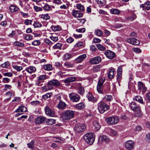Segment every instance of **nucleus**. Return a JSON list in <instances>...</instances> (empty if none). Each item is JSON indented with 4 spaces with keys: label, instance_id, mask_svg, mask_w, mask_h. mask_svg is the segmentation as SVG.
Returning <instances> with one entry per match:
<instances>
[{
    "label": "nucleus",
    "instance_id": "52",
    "mask_svg": "<svg viewBox=\"0 0 150 150\" xmlns=\"http://www.w3.org/2000/svg\"><path fill=\"white\" fill-rule=\"evenodd\" d=\"M33 26L35 28H40L42 26V25L38 21H35L33 24Z\"/></svg>",
    "mask_w": 150,
    "mask_h": 150
},
{
    "label": "nucleus",
    "instance_id": "56",
    "mask_svg": "<svg viewBox=\"0 0 150 150\" xmlns=\"http://www.w3.org/2000/svg\"><path fill=\"white\" fill-rule=\"evenodd\" d=\"M84 88L82 86L80 87L79 88L78 93L80 95H82L84 94Z\"/></svg>",
    "mask_w": 150,
    "mask_h": 150
},
{
    "label": "nucleus",
    "instance_id": "15",
    "mask_svg": "<svg viewBox=\"0 0 150 150\" xmlns=\"http://www.w3.org/2000/svg\"><path fill=\"white\" fill-rule=\"evenodd\" d=\"M104 54L107 58L110 59H113L115 56V53L110 50L106 51Z\"/></svg>",
    "mask_w": 150,
    "mask_h": 150
},
{
    "label": "nucleus",
    "instance_id": "1",
    "mask_svg": "<svg viewBox=\"0 0 150 150\" xmlns=\"http://www.w3.org/2000/svg\"><path fill=\"white\" fill-rule=\"evenodd\" d=\"M84 139L87 144L91 145L95 141V135L93 132H88L84 136Z\"/></svg>",
    "mask_w": 150,
    "mask_h": 150
},
{
    "label": "nucleus",
    "instance_id": "16",
    "mask_svg": "<svg viewBox=\"0 0 150 150\" xmlns=\"http://www.w3.org/2000/svg\"><path fill=\"white\" fill-rule=\"evenodd\" d=\"M86 96L89 101L93 103L96 102L98 100V98L94 97L92 94L90 92L87 94Z\"/></svg>",
    "mask_w": 150,
    "mask_h": 150
},
{
    "label": "nucleus",
    "instance_id": "64",
    "mask_svg": "<svg viewBox=\"0 0 150 150\" xmlns=\"http://www.w3.org/2000/svg\"><path fill=\"white\" fill-rule=\"evenodd\" d=\"M74 41V39L71 37H69V38H67L66 40V41L67 42L69 43H71Z\"/></svg>",
    "mask_w": 150,
    "mask_h": 150
},
{
    "label": "nucleus",
    "instance_id": "28",
    "mask_svg": "<svg viewBox=\"0 0 150 150\" xmlns=\"http://www.w3.org/2000/svg\"><path fill=\"white\" fill-rule=\"evenodd\" d=\"M9 10L11 13H14L18 11L19 10V8L15 5L11 4L9 7Z\"/></svg>",
    "mask_w": 150,
    "mask_h": 150
},
{
    "label": "nucleus",
    "instance_id": "36",
    "mask_svg": "<svg viewBox=\"0 0 150 150\" xmlns=\"http://www.w3.org/2000/svg\"><path fill=\"white\" fill-rule=\"evenodd\" d=\"M43 68L45 70L47 71H50L52 69V66L49 64L44 65Z\"/></svg>",
    "mask_w": 150,
    "mask_h": 150
},
{
    "label": "nucleus",
    "instance_id": "37",
    "mask_svg": "<svg viewBox=\"0 0 150 150\" xmlns=\"http://www.w3.org/2000/svg\"><path fill=\"white\" fill-rule=\"evenodd\" d=\"M72 57V54L69 53L65 54L63 56L64 59L65 60H67L71 58Z\"/></svg>",
    "mask_w": 150,
    "mask_h": 150
},
{
    "label": "nucleus",
    "instance_id": "22",
    "mask_svg": "<svg viewBox=\"0 0 150 150\" xmlns=\"http://www.w3.org/2000/svg\"><path fill=\"white\" fill-rule=\"evenodd\" d=\"M86 57V55L84 54L81 55L76 58L75 60L76 63H81L84 59Z\"/></svg>",
    "mask_w": 150,
    "mask_h": 150
},
{
    "label": "nucleus",
    "instance_id": "49",
    "mask_svg": "<svg viewBox=\"0 0 150 150\" xmlns=\"http://www.w3.org/2000/svg\"><path fill=\"white\" fill-rule=\"evenodd\" d=\"M62 47V44L60 43H58L56 44H55L53 47V48L54 49H61Z\"/></svg>",
    "mask_w": 150,
    "mask_h": 150
},
{
    "label": "nucleus",
    "instance_id": "62",
    "mask_svg": "<svg viewBox=\"0 0 150 150\" xmlns=\"http://www.w3.org/2000/svg\"><path fill=\"white\" fill-rule=\"evenodd\" d=\"M40 102L38 100H35L32 101L31 102V104L32 105L34 106L40 103Z\"/></svg>",
    "mask_w": 150,
    "mask_h": 150
},
{
    "label": "nucleus",
    "instance_id": "48",
    "mask_svg": "<svg viewBox=\"0 0 150 150\" xmlns=\"http://www.w3.org/2000/svg\"><path fill=\"white\" fill-rule=\"evenodd\" d=\"M137 16L135 14H133L130 15V16L127 18L128 20L132 21L134 19L136 18Z\"/></svg>",
    "mask_w": 150,
    "mask_h": 150
},
{
    "label": "nucleus",
    "instance_id": "57",
    "mask_svg": "<svg viewBox=\"0 0 150 150\" xmlns=\"http://www.w3.org/2000/svg\"><path fill=\"white\" fill-rule=\"evenodd\" d=\"M64 66L67 68H69L70 67H73V65L71 64L70 63L65 62L64 64Z\"/></svg>",
    "mask_w": 150,
    "mask_h": 150
},
{
    "label": "nucleus",
    "instance_id": "60",
    "mask_svg": "<svg viewBox=\"0 0 150 150\" xmlns=\"http://www.w3.org/2000/svg\"><path fill=\"white\" fill-rule=\"evenodd\" d=\"M40 43L41 42L40 40H35L32 42V45L34 46H37L40 45Z\"/></svg>",
    "mask_w": 150,
    "mask_h": 150
},
{
    "label": "nucleus",
    "instance_id": "32",
    "mask_svg": "<svg viewBox=\"0 0 150 150\" xmlns=\"http://www.w3.org/2000/svg\"><path fill=\"white\" fill-rule=\"evenodd\" d=\"M85 106L83 102H81L74 106V107L76 109L80 110L83 108Z\"/></svg>",
    "mask_w": 150,
    "mask_h": 150
},
{
    "label": "nucleus",
    "instance_id": "11",
    "mask_svg": "<svg viewBox=\"0 0 150 150\" xmlns=\"http://www.w3.org/2000/svg\"><path fill=\"white\" fill-rule=\"evenodd\" d=\"M134 142L132 140H129L127 141L125 144V147L128 150L132 149L134 147Z\"/></svg>",
    "mask_w": 150,
    "mask_h": 150
},
{
    "label": "nucleus",
    "instance_id": "50",
    "mask_svg": "<svg viewBox=\"0 0 150 150\" xmlns=\"http://www.w3.org/2000/svg\"><path fill=\"white\" fill-rule=\"evenodd\" d=\"M33 8L35 11L36 12L41 11L43 10V9L42 8V7L41 8L40 7H39L36 6H34Z\"/></svg>",
    "mask_w": 150,
    "mask_h": 150
},
{
    "label": "nucleus",
    "instance_id": "27",
    "mask_svg": "<svg viewBox=\"0 0 150 150\" xmlns=\"http://www.w3.org/2000/svg\"><path fill=\"white\" fill-rule=\"evenodd\" d=\"M25 70L29 73L31 74L35 72L36 71V69L34 67L29 66L25 69Z\"/></svg>",
    "mask_w": 150,
    "mask_h": 150
},
{
    "label": "nucleus",
    "instance_id": "43",
    "mask_svg": "<svg viewBox=\"0 0 150 150\" xmlns=\"http://www.w3.org/2000/svg\"><path fill=\"white\" fill-rule=\"evenodd\" d=\"M93 126L94 128L97 130H98L100 128V126L99 125L98 123L96 121H94L93 123Z\"/></svg>",
    "mask_w": 150,
    "mask_h": 150
},
{
    "label": "nucleus",
    "instance_id": "38",
    "mask_svg": "<svg viewBox=\"0 0 150 150\" xmlns=\"http://www.w3.org/2000/svg\"><path fill=\"white\" fill-rule=\"evenodd\" d=\"M103 33L102 31L100 30L96 29L95 30L94 34L98 36H101Z\"/></svg>",
    "mask_w": 150,
    "mask_h": 150
},
{
    "label": "nucleus",
    "instance_id": "19",
    "mask_svg": "<svg viewBox=\"0 0 150 150\" xmlns=\"http://www.w3.org/2000/svg\"><path fill=\"white\" fill-rule=\"evenodd\" d=\"M131 108L134 111L139 110L140 108V107L135 102H132L130 105Z\"/></svg>",
    "mask_w": 150,
    "mask_h": 150
},
{
    "label": "nucleus",
    "instance_id": "10",
    "mask_svg": "<svg viewBox=\"0 0 150 150\" xmlns=\"http://www.w3.org/2000/svg\"><path fill=\"white\" fill-rule=\"evenodd\" d=\"M110 138L105 135H101L99 137L98 139V142L100 144L103 142L108 143L110 141Z\"/></svg>",
    "mask_w": 150,
    "mask_h": 150
},
{
    "label": "nucleus",
    "instance_id": "8",
    "mask_svg": "<svg viewBox=\"0 0 150 150\" xmlns=\"http://www.w3.org/2000/svg\"><path fill=\"white\" fill-rule=\"evenodd\" d=\"M60 85V82L56 79L51 80L48 82L47 83L48 87L50 89L53 88V86H57Z\"/></svg>",
    "mask_w": 150,
    "mask_h": 150
},
{
    "label": "nucleus",
    "instance_id": "45",
    "mask_svg": "<svg viewBox=\"0 0 150 150\" xmlns=\"http://www.w3.org/2000/svg\"><path fill=\"white\" fill-rule=\"evenodd\" d=\"M116 40L117 41V47L118 48H120L121 47V45L119 43V42H121L122 40V38H121L120 37H117L116 38Z\"/></svg>",
    "mask_w": 150,
    "mask_h": 150
},
{
    "label": "nucleus",
    "instance_id": "12",
    "mask_svg": "<svg viewBox=\"0 0 150 150\" xmlns=\"http://www.w3.org/2000/svg\"><path fill=\"white\" fill-rule=\"evenodd\" d=\"M127 41L128 43L134 45H138L140 43L139 41L135 38H127Z\"/></svg>",
    "mask_w": 150,
    "mask_h": 150
},
{
    "label": "nucleus",
    "instance_id": "31",
    "mask_svg": "<svg viewBox=\"0 0 150 150\" xmlns=\"http://www.w3.org/2000/svg\"><path fill=\"white\" fill-rule=\"evenodd\" d=\"M51 28L54 31H59L62 29L61 27L59 25H52L51 26Z\"/></svg>",
    "mask_w": 150,
    "mask_h": 150
},
{
    "label": "nucleus",
    "instance_id": "20",
    "mask_svg": "<svg viewBox=\"0 0 150 150\" xmlns=\"http://www.w3.org/2000/svg\"><path fill=\"white\" fill-rule=\"evenodd\" d=\"M140 8H142L143 10H150V1H147L144 4L140 5Z\"/></svg>",
    "mask_w": 150,
    "mask_h": 150
},
{
    "label": "nucleus",
    "instance_id": "53",
    "mask_svg": "<svg viewBox=\"0 0 150 150\" xmlns=\"http://www.w3.org/2000/svg\"><path fill=\"white\" fill-rule=\"evenodd\" d=\"M35 142V140H33L27 144L28 147L30 149H33L34 148V144Z\"/></svg>",
    "mask_w": 150,
    "mask_h": 150
},
{
    "label": "nucleus",
    "instance_id": "4",
    "mask_svg": "<svg viewBox=\"0 0 150 150\" xmlns=\"http://www.w3.org/2000/svg\"><path fill=\"white\" fill-rule=\"evenodd\" d=\"M109 106L103 102H100L98 104V109L100 112L103 113L106 110L109 108Z\"/></svg>",
    "mask_w": 150,
    "mask_h": 150
},
{
    "label": "nucleus",
    "instance_id": "42",
    "mask_svg": "<svg viewBox=\"0 0 150 150\" xmlns=\"http://www.w3.org/2000/svg\"><path fill=\"white\" fill-rule=\"evenodd\" d=\"M52 95V93H47L46 94H45L42 96V99L45 100L47 99L48 98H50L51 96Z\"/></svg>",
    "mask_w": 150,
    "mask_h": 150
},
{
    "label": "nucleus",
    "instance_id": "59",
    "mask_svg": "<svg viewBox=\"0 0 150 150\" xmlns=\"http://www.w3.org/2000/svg\"><path fill=\"white\" fill-rule=\"evenodd\" d=\"M2 74L4 76L8 77H12L13 75V74L12 73L10 72L2 73Z\"/></svg>",
    "mask_w": 150,
    "mask_h": 150
},
{
    "label": "nucleus",
    "instance_id": "55",
    "mask_svg": "<svg viewBox=\"0 0 150 150\" xmlns=\"http://www.w3.org/2000/svg\"><path fill=\"white\" fill-rule=\"evenodd\" d=\"M97 47L99 50L103 51L106 49L105 47L100 44H98L96 45Z\"/></svg>",
    "mask_w": 150,
    "mask_h": 150
},
{
    "label": "nucleus",
    "instance_id": "6",
    "mask_svg": "<svg viewBox=\"0 0 150 150\" xmlns=\"http://www.w3.org/2000/svg\"><path fill=\"white\" fill-rule=\"evenodd\" d=\"M105 79L101 78L98 80L97 87V90L98 93L102 94L103 93V84L105 81Z\"/></svg>",
    "mask_w": 150,
    "mask_h": 150
},
{
    "label": "nucleus",
    "instance_id": "63",
    "mask_svg": "<svg viewBox=\"0 0 150 150\" xmlns=\"http://www.w3.org/2000/svg\"><path fill=\"white\" fill-rule=\"evenodd\" d=\"M145 139L146 141L150 142V132L148 133L146 135Z\"/></svg>",
    "mask_w": 150,
    "mask_h": 150
},
{
    "label": "nucleus",
    "instance_id": "23",
    "mask_svg": "<svg viewBox=\"0 0 150 150\" xmlns=\"http://www.w3.org/2000/svg\"><path fill=\"white\" fill-rule=\"evenodd\" d=\"M42 9L47 11H52L51 6H50L47 3L44 4L43 6L41 5Z\"/></svg>",
    "mask_w": 150,
    "mask_h": 150
},
{
    "label": "nucleus",
    "instance_id": "35",
    "mask_svg": "<svg viewBox=\"0 0 150 150\" xmlns=\"http://www.w3.org/2000/svg\"><path fill=\"white\" fill-rule=\"evenodd\" d=\"M101 68V66L100 65H97L94 66L92 70L95 72L99 71H100Z\"/></svg>",
    "mask_w": 150,
    "mask_h": 150
},
{
    "label": "nucleus",
    "instance_id": "3",
    "mask_svg": "<svg viewBox=\"0 0 150 150\" xmlns=\"http://www.w3.org/2000/svg\"><path fill=\"white\" fill-rule=\"evenodd\" d=\"M74 112L73 110H68L64 112L63 117L64 119L69 120L73 117L74 115Z\"/></svg>",
    "mask_w": 150,
    "mask_h": 150
},
{
    "label": "nucleus",
    "instance_id": "61",
    "mask_svg": "<svg viewBox=\"0 0 150 150\" xmlns=\"http://www.w3.org/2000/svg\"><path fill=\"white\" fill-rule=\"evenodd\" d=\"M32 22V21L31 20L26 19L25 20L24 24L26 25H31Z\"/></svg>",
    "mask_w": 150,
    "mask_h": 150
},
{
    "label": "nucleus",
    "instance_id": "54",
    "mask_svg": "<svg viewBox=\"0 0 150 150\" xmlns=\"http://www.w3.org/2000/svg\"><path fill=\"white\" fill-rule=\"evenodd\" d=\"M14 45L19 47H21L24 46V44L19 41H16L14 43Z\"/></svg>",
    "mask_w": 150,
    "mask_h": 150
},
{
    "label": "nucleus",
    "instance_id": "2",
    "mask_svg": "<svg viewBox=\"0 0 150 150\" xmlns=\"http://www.w3.org/2000/svg\"><path fill=\"white\" fill-rule=\"evenodd\" d=\"M120 120V118L117 116H112L107 117L105 119V121L109 125L116 124Z\"/></svg>",
    "mask_w": 150,
    "mask_h": 150
},
{
    "label": "nucleus",
    "instance_id": "30",
    "mask_svg": "<svg viewBox=\"0 0 150 150\" xmlns=\"http://www.w3.org/2000/svg\"><path fill=\"white\" fill-rule=\"evenodd\" d=\"M133 99L134 100H135L136 101L142 104H144V102L142 98L140 96H135Z\"/></svg>",
    "mask_w": 150,
    "mask_h": 150
},
{
    "label": "nucleus",
    "instance_id": "25",
    "mask_svg": "<svg viewBox=\"0 0 150 150\" xmlns=\"http://www.w3.org/2000/svg\"><path fill=\"white\" fill-rule=\"evenodd\" d=\"M77 78L75 76L69 77L67 78L64 80V82L65 83H71L75 81Z\"/></svg>",
    "mask_w": 150,
    "mask_h": 150
},
{
    "label": "nucleus",
    "instance_id": "47",
    "mask_svg": "<svg viewBox=\"0 0 150 150\" xmlns=\"http://www.w3.org/2000/svg\"><path fill=\"white\" fill-rule=\"evenodd\" d=\"M98 4L100 6H103L106 3L105 0H96Z\"/></svg>",
    "mask_w": 150,
    "mask_h": 150
},
{
    "label": "nucleus",
    "instance_id": "13",
    "mask_svg": "<svg viewBox=\"0 0 150 150\" xmlns=\"http://www.w3.org/2000/svg\"><path fill=\"white\" fill-rule=\"evenodd\" d=\"M138 89L139 91H142V93L144 94L145 93L146 88L142 82L141 81H139L138 82Z\"/></svg>",
    "mask_w": 150,
    "mask_h": 150
},
{
    "label": "nucleus",
    "instance_id": "9",
    "mask_svg": "<svg viewBox=\"0 0 150 150\" xmlns=\"http://www.w3.org/2000/svg\"><path fill=\"white\" fill-rule=\"evenodd\" d=\"M46 118L42 116L38 117L35 120V123L37 124L44 123L45 122Z\"/></svg>",
    "mask_w": 150,
    "mask_h": 150
},
{
    "label": "nucleus",
    "instance_id": "44",
    "mask_svg": "<svg viewBox=\"0 0 150 150\" xmlns=\"http://www.w3.org/2000/svg\"><path fill=\"white\" fill-rule=\"evenodd\" d=\"M10 66V64L8 62H6L1 64L0 67L2 68H6Z\"/></svg>",
    "mask_w": 150,
    "mask_h": 150
},
{
    "label": "nucleus",
    "instance_id": "29",
    "mask_svg": "<svg viewBox=\"0 0 150 150\" xmlns=\"http://www.w3.org/2000/svg\"><path fill=\"white\" fill-rule=\"evenodd\" d=\"M27 109L26 108L23 106H20L15 111V112H25Z\"/></svg>",
    "mask_w": 150,
    "mask_h": 150
},
{
    "label": "nucleus",
    "instance_id": "21",
    "mask_svg": "<svg viewBox=\"0 0 150 150\" xmlns=\"http://www.w3.org/2000/svg\"><path fill=\"white\" fill-rule=\"evenodd\" d=\"M86 127L83 124L80 126L76 125L75 126L74 129L76 131H82L85 130Z\"/></svg>",
    "mask_w": 150,
    "mask_h": 150
},
{
    "label": "nucleus",
    "instance_id": "14",
    "mask_svg": "<svg viewBox=\"0 0 150 150\" xmlns=\"http://www.w3.org/2000/svg\"><path fill=\"white\" fill-rule=\"evenodd\" d=\"M82 11H80L74 10L72 12L73 16L75 18H81L82 17L83 13Z\"/></svg>",
    "mask_w": 150,
    "mask_h": 150
},
{
    "label": "nucleus",
    "instance_id": "41",
    "mask_svg": "<svg viewBox=\"0 0 150 150\" xmlns=\"http://www.w3.org/2000/svg\"><path fill=\"white\" fill-rule=\"evenodd\" d=\"M76 8L81 11H85V8L84 6L81 4H77L76 5Z\"/></svg>",
    "mask_w": 150,
    "mask_h": 150
},
{
    "label": "nucleus",
    "instance_id": "26",
    "mask_svg": "<svg viewBox=\"0 0 150 150\" xmlns=\"http://www.w3.org/2000/svg\"><path fill=\"white\" fill-rule=\"evenodd\" d=\"M115 70L114 69H111L109 70L108 74V77L109 79H112L114 77Z\"/></svg>",
    "mask_w": 150,
    "mask_h": 150
},
{
    "label": "nucleus",
    "instance_id": "18",
    "mask_svg": "<svg viewBox=\"0 0 150 150\" xmlns=\"http://www.w3.org/2000/svg\"><path fill=\"white\" fill-rule=\"evenodd\" d=\"M45 111L46 114L49 115L50 116L53 117L54 115V112L52 109L49 108L47 106L45 107Z\"/></svg>",
    "mask_w": 150,
    "mask_h": 150
},
{
    "label": "nucleus",
    "instance_id": "46",
    "mask_svg": "<svg viewBox=\"0 0 150 150\" xmlns=\"http://www.w3.org/2000/svg\"><path fill=\"white\" fill-rule=\"evenodd\" d=\"M110 12L112 14H118L120 13L119 10L117 9H111L110 10Z\"/></svg>",
    "mask_w": 150,
    "mask_h": 150
},
{
    "label": "nucleus",
    "instance_id": "24",
    "mask_svg": "<svg viewBox=\"0 0 150 150\" xmlns=\"http://www.w3.org/2000/svg\"><path fill=\"white\" fill-rule=\"evenodd\" d=\"M67 105L66 103L62 100H60L59 103L57 105V107L59 109L64 110L66 107Z\"/></svg>",
    "mask_w": 150,
    "mask_h": 150
},
{
    "label": "nucleus",
    "instance_id": "5",
    "mask_svg": "<svg viewBox=\"0 0 150 150\" xmlns=\"http://www.w3.org/2000/svg\"><path fill=\"white\" fill-rule=\"evenodd\" d=\"M69 96L70 100L73 102H77L80 99V96L76 93H71L69 94Z\"/></svg>",
    "mask_w": 150,
    "mask_h": 150
},
{
    "label": "nucleus",
    "instance_id": "58",
    "mask_svg": "<svg viewBox=\"0 0 150 150\" xmlns=\"http://www.w3.org/2000/svg\"><path fill=\"white\" fill-rule=\"evenodd\" d=\"M13 68L18 71H20L23 69V67H22L17 65L13 66Z\"/></svg>",
    "mask_w": 150,
    "mask_h": 150
},
{
    "label": "nucleus",
    "instance_id": "33",
    "mask_svg": "<svg viewBox=\"0 0 150 150\" xmlns=\"http://www.w3.org/2000/svg\"><path fill=\"white\" fill-rule=\"evenodd\" d=\"M39 17L41 18L43 20L45 21L49 20L50 18V16L48 13L40 15Z\"/></svg>",
    "mask_w": 150,
    "mask_h": 150
},
{
    "label": "nucleus",
    "instance_id": "7",
    "mask_svg": "<svg viewBox=\"0 0 150 150\" xmlns=\"http://www.w3.org/2000/svg\"><path fill=\"white\" fill-rule=\"evenodd\" d=\"M122 65H120L118 67L116 75L117 80L119 84H120L122 79Z\"/></svg>",
    "mask_w": 150,
    "mask_h": 150
},
{
    "label": "nucleus",
    "instance_id": "17",
    "mask_svg": "<svg viewBox=\"0 0 150 150\" xmlns=\"http://www.w3.org/2000/svg\"><path fill=\"white\" fill-rule=\"evenodd\" d=\"M101 61V58L99 56H97L91 58L90 62L93 64H96L100 62Z\"/></svg>",
    "mask_w": 150,
    "mask_h": 150
},
{
    "label": "nucleus",
    "instance_id": "39",
    "mask_svg": "<svg viewBox=\"0 0 150 150\" xmlns=\"http://www.w3.org/2000/svg\"><path fill=\"white\" fill-rule=\"evenodd\" d=\"M24 38L26 40H30L33 39V36L30 34H26L25 35H24Z\"/></svg>",
    "mask_w": 150,
    "mask_h": 150
},
{
    "label": "nucleus",
    "instance_id": "40",
    "mask_svg": "<svg viewBox=\"0 0 150 150\" xmlns=\"http://www.w3.org/2000/svg\"><path fill=\"white\" fill-rule=\"evenodd\" d=\"M55 121L56 120L52 119H49L46 121V123L48 125H52L55 123Z\"/></svg>",
    "mask_w": 150,
    "mask_h": 150
},
{
    "label": "nucleus",
    "instance_id": "51",
    "mask_svg": "<svg viewBox=\"0 0 150 150\" xmlns=\"http://www.w3.org/2000/svg\"><path fill=\"white\" fill-rule=\"evenodd\" d=\"M135 111L136 112L135 113V115L136 117H140L142 115V112L140 110V108L139 110H136Z\"/></svg>",
    "mask_w": 150,
    "mask_h": 150
},
{
    "label": "nucleus",
    "instance_id": "34",
    "mask_svg": "<svg viewBox=\"0 0 150 150\" xmlns=\"http://www.w3.org/2000/svg\"><path fill=\"white\" fill-rule=\"evenodd\" d=\"M113 99L112 96L110 95H106L103 98L104 101L107 102L111 101Z\"/></svg>",
    "mask_w": 150,
    "mask_h": 150
}]
</instances>
